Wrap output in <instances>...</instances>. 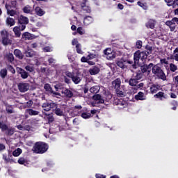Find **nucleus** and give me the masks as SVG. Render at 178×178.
Instances as JSON below:
<instances>
[{"label": "nucleus", "instance_id": "f257e3e1", "mask_svg": "<svg viewBox=\"0 0 178 178\" xmlns=\"http://www.w3.org/2000/svg\"><path fill=\"white\" fill-rule=\"evenodd\" d=\"M140 69L142 73L145 74V76H149L152 70L153 74H154L156 77L160 79L161 80H163V81H165L166 80V74H165V72H163L162 68L158 65L149 63V65H144L141 66Z\"/></svg>", "mask_w": 178, "mask_h": 178}, {"label": "nucleus", "instance_id": "f03ea898", "mask_svg": "<svg viewBox=\"0 0 178 178\" xmlns=\"http://www.w3.org/2000/svg\"><path fill=\"white\" fill-rule=\"evenodd\" d=\"M149 54H151V50L149 51H138L134 54V60L136 65H138V62L141 60L143 63L145 62V59L148 58Z\"/></svg>", "mask_w": 178, "mask_h": 178}, {"label": "nucleus", "instance_id": "7ed1b4c3", "mask_svg": "<svg viewBox=\"0 0 178 178\" xmlns=\"http://www.w3.org/2000/svg\"><path fill=\"white\" fill-rule=\"evenodd\" d=\"M47 150L48 145L42 142L36 143L33 147V151L36 154H44V152H47Z\"/></svg>", "mask_w": 178, "mask_h": 178}, {"label": "nucleus", "instance_id": "20e7f679", "mask_svg": "<svg viewBox=\"0 0 178 178\" xmlns=\"http://www.w3.org/2000/svg\"><path fill=\"white\" fill-rule=\"evenodd\" d=\"M2 44L3 45H10L12 44V40L9 38V33L8 31L3 30L1 32Z\"/></svg>", "mask_w": 178, "mask_h": 178}, {"label": "nucleus", "instance_id": "39448f33", "mask_svg": "<svg viewBox=\"0 0 178 178\" xmlns=\"http://www.w3.org/2000/svg\"><path fill=\"white\" fill-rule=\"evenodd\" d=\"M44 90L51 95V97H56V98H60V93L54 91L51 85L46 83L44 86Z\"/></svg>", "mask_w": 178, "mask_h": 178}, {"label": "nucleus", "instance_id": "423d86ee", "mask_svg": "<svg viewBox=\"0 0 178 178\" xmlns=\"http://www.w3.org/2000/svg\"><path fill=\"white\" fill-rule=\"evenodd\" d=\"M104 58H106L108 60H112V59H115L116 58V54L115 52L112 51V49L107 48L104 51Z\"/></svg>", "mask_w": 178, "mask_h": 178}, {"label": "nucleus", "instance_id": "0eeeda50", "mask_svg": "<svg viewBox=\"0 0 178 178\" xmlns=\"http://www.w3.org/2000/svg\"><path fill=\"white\" fill-rule=\"evenodd\" d=\"M176 24H178L177 17H174L172 19V20L167 21L165 22V25L170 28V31H175V30H176Z\"/></svg>", "mask_w": 178, "mask_h": 178}, {"label": "nucleus", "instance_id": "6e6552de", "mask_svg": "<svg viewBox=\"0 0 178 178\" xmlns=\"http://www.w3.org/2000/svg\"><path fill=\"white\" fill-rule=\"evenodd\" d=\"M18 88L20 92H26V91H29L30 86L27 83H20L18 84Z\"/></svg>", "mask_w": 178, "mask_h": 178}, {"label": "nucleus", "instance_id": "1a4fd4ad", "mask_svg": "<svg viewBox=\"0 0 178 178\" xmlns=\"http://www.w3.org/2000/svg\"><path fill=\"white\" fill-rule=\"evenodd\" d=\"M133 65V61H126L125 60L120 59L117 61V65L121 69H126V64Z\"/></svg>", "mask_w": 178, "mask_h": 178}, {"label": "nucleus", "instance_id": "9d476101", "mask_svg": "<svg viewBox=\"0 0 178 178\" xmlns=\"http://www.w3.org/2000/svg\"><path fill=\"white\" fill-rule=\"evenodd\" d=\"M23 40H25V41H27L29 40H34L37 38V36L29 33V32H25L22 34V35Z\"/></svg>", "mask_w": 178, "mask_h": 178}, {"label": "nucleus", "instance_id": "9b49d317", "mask_svg": "<svg viewBox=\"0 0 178 178\" xmlns=\"http://www.w3.org/2000/svg\"><path fill=\"white\" fill-rule=\"evenodd\" d=\"M118 97H124L126 95V88L124 86H122L121 88L115 89Z\"/></svg>", "mask_w": 178, "mask_h": 178}, {"label": "nucleus", "instance_id": "f8f14e48", "mask_svg": "<svg viewBox=\"0 0 178 178\" xmlns=\"http://www.w3.org/2000/svg\"><path fill=\"white\" fill-rule=\"evenodd\" d=\"M17 73L21 74L22 79H27V77H29V73H27L26 72H25L24 70H23L20 67H17Z\"/></svg>", "mask_w": 178, "mask_h": 178}, {"label": "nucleus", "instance_id": "ddd939ff", "mask_svg": "<svg viewBox=\"0 0 178 178\" xmlns=\"http://www.w3.org/2000/svg\"><path fill=\"white\" fill-rule=\"evenodd\" d=\"M154 98H157L160 99V101H163V99H166L168 98V96L165 95L163 92H159L154 95Z\"/></svg>", "mask_w": 178, "mask_h": 178}, {"label": "nucleus", "instance_id": "4468645a", "mask_svg": "<svg viewBox=\"0 0 178 178\" xmlns=\"http://www.w3.org/2000/svg\"><path fill=\"white\" fill-rule=\"evenodd\" d=\"M93 99L95 104H104V99H102L100 95H95L93 96Z\"/></svg>", "mask_w": 178, "mask_h": 178}, {"label": "nucleus", "instance_id": "2eb2a0df", "mask_svg": "<svg viewBox=\"0 0 178 178\" xmlns=\"http://www.w3.org/2000/svg\"><path fill=\"white\" fill-rule=\"evenodd\" d=\"M159 88H161V86L158 84H153L150 87V92L152 94H156V92H158L159 91Z\"/></svg>", "mask_w": 178, "mask_h": 178}, {"label": "nucleus", "instance_id": "dca6fc26", "mask_svg": "<svg viewBox=\"0 0 178 178\" xmlns=\"http://www.w3.org/2000/svg\"><path fill=\"white\" fill-rule=\"evenodd\" d=\"M120 84H122L120 79H116L112 82V86L115 88V90L120 88Z\"/></svg>", "mask_w": 178, "mask_h": 178}, {"label": "nucleus", "instance_id": "f3484780", "mask_svg": "<svg viewBox=\"0 0 178 178\" xmlns=\"http://www.w3.org/2000/svg\"><path fill=\"white\" fill-rule=\"evenodd\" d=\"M136 99L137 101H145L146 97L145 95L143 92H139L136 96Z\"/></svg>", "mask_w": 178, "mask_h": 178}, {"label": "nucleus", "instance_id": "a211bd4d", "mask_svg": "<svg viewBox=\"0 0 178 178\" xmlns=\"http://www.w3.org/2000/svg\"><path fill=\"white\" fill-rule=\"evenodd\" d=\"M89 73L91 76L98 74L99 73V68L98 67H93L89 70Z\"/></svg>", "mask_w": 178, "mask_h": 178}, {"label": "nucleus", "instance_id": "6ab92c4d", "mask_svg": "<svg viewBox=\"0 0 178 178\" xmlns=\"http://www.w3.org/2000/svg\"><path fill=\"white\" fill-rule=\"evenodd\" d=\"M19 23H20V24H29V18L21 15L19 19Z\"/></svg>", "mask_w": 178, "mask_h": 178}, {"label": "nucleus", "instance_id": "aec40b11", "mask_svg": "<svg viewBox=\"0 0 178 178\" xmlns=\"http://www.w3.org/2000/svg\"><path fill=\"white\" fill-rule=\"evenodd\" d=\"M35 12L38 16H44V15H45L44 10L40 7H36L35 8Z\"/></svg>", "mask_w": 178, "mask_h": 178}, {"label": "nucleus", "instance_id": "412c9836", "mask_svg": "<svg viewBox=\"0 0 178 178\" xmlns=\"http://www.w3.org/2000/svg\"><path fill=\"white\" fill-rule=\"evenodd\" d=\"M93 20L94 19H92V17H91L90 16L86 17L83 19V24L85 26H88V25L91 24V23H92Z\"/></svg>", "mask_w": 178, "mask_h": 178}, {"label": "nucleus", "instance_id": "4be33fe9", "mask_svg": "<svg viewBox=\"0 0 178 178\" xmlns=\"http://www.w3.org/2000/svg\"><path fill=\"white\" fill-rule=\"evenodd\" d=\"M26 113H28L30 116H37L40 112L33 109H27L26 110Z\"/></svg>", "mask_w": 178, "mask_h": 178}, {"label": "nucleus", "instance_id": "5701e85b", "mask_svg": "<svg viewBox=\"0 0 178 178\" xmlns=\"http://www.w3.org/2000/svg\"><path fill=\"white\" fill-rule=\"evenodd\" d=\"M25 55L26 58H33V56H35V52L31 49H28L25 51Z\"/></svg>", "mask_w": 178, "mask_h": 178}, {"label": "nucleus", "instance_id": "b1692460", "mask_svg": "<svg viewBox=\"0 0 178 178\" xmlns=\"http://www.w3.org/2000/svg\"><path fill=\"white\" fill-rule=\"evenodd\" d=\"M72 80L75 84H79L81 81V76L80 75H74Z\"/></svg>", "mask_w": 178, "mask_h": 178}, {"label": "nucleus", "instance_id": "393cba45", "mask_svg": "<svg viewBox=\"0 0 178 178\" xmlns=\"http://www.w3.org/2000/svg\"><path fill=\"white\" fill-rule=\"evenodd\" d=\"M62 94H65V95L68 97V98H72V97H73V92H72L69 89H65L63 90Z\"/></svg>", "mask_w": 178, "mask_h": 178}, {"label": "nucleus", "instance_id": "a878e982", "mask_svg": "<svg viewBox=\"0 0 178 178\" xmlns=\"http://www.w3.org/2000/svg\"><path fill=\"white\" fill-rule=\"evenodd\" d=\"M14 55H15L16 58H18V59H22L23 58V53L19 49H15L14 51Z\"/></svg>", "mask_w": 178, "mask_h": 178}, {"label": "nucleus", "instance_id": "bb28decb", "mask_svg": "<svg viewBox=\"0 0 178 178\" xmlns=\"http://www.w3.org/2000/svg\"><path fill=\"white\" fill-rule=\"evenodd\" d=\"M146 27L149 29H154V27H155V20L149 19L146 24Z\"/></svg>", "mask_w": 178, "mask_h": 178}, {"label": "nucleus", "instance_id": "cd10ccee", "mask_svg": "<svg viewBox=\"0 0 178 178\" xmlns=\"http://www.w3.org/2000/svg\"><path fill=\"white\" fill-rule=\"evenodd\" d=\"M13 31L15 33V37H20L22 35V33L20 32V29H19V26H15L13 29Z\"/></svg>", "mask_w": 178, "mask_h": 178}, {"label": "nucleus", "instance_id": "c85d7f7f", "mask_svg": "<svg viewBox=\"0 0 178 178\" xmlns=\"http://www.w3.org/2000/svg\"><path fill=\"white\" fill-rule=\"evenodd\" d=\"M6 9L7 10L8 15H10V16H15V15H16V11L9 10V6L8 4H6Z\"/></svg>", "mask_w": 178, "mask_h": 178}, {"label": "nucleus", "instance_id": "c756f323", "mask_svg": "<svg viewBox=\"0 0 178 178\" xmlns=\"http://www.w3.org/2000/svg\"><path fill=\"white\" fill-rule=\"evenodd\" d=\"M81 8L83 10H85L86 12H87V13H90V12H91V8H90V6H86V3H81Z\"/></svg>", "mask_w": 178, "mask_h": 178}, {"label": "nucleus", "instance_id": "7c9ffc66", "mask_svg": "<svg viewBox=\"0 0 178 178\" xmlns=\"http://www.w3.org/2000/svg\"><path fill=\"white\" fill-rule=\"evenodd\" d=\"M23 12L24 13H32L33 8H31L30 6H26L23 8Z\"/></svg>", "mask_w": 178, "mask_h": 178}, {"label": "nucleus", "instance_id": "2f4dec72", "mask_svg": "<svg viewBox=\"0 0 178 178\" xmlns=\"http://www.w3.org/2000/svg\"><path fill=\"white\" fill-rule=\"evenodd\" d=\"M99 91V86H95L90 88V92L92 94H97Z\"/></svg>", "mask_w": 178, "mask_h": 178}, {"label": "nucleus", "instance_id": "473e14b6", "mask_svg": "<svg viewBox=\"0 0 178 178\" xmlns=\"http://www.w3.org/2000/svg\"><path fill=\"white\" fill-rule=\"evenodd\" d=\"M6 23H7V24H8V26L12 27V26H15V24L16 22H15V19L13 18L9 17V18H7Z\"/></svg>", "mask_w": 178, "mask_h": 178}, {"label": "nucleus", "instance_id": "72a5a7b5", "mask_svg": "<svg viewBox=\"0 0 178 178\" xmlns=\"http://www.w3.org/2000/svg\"><path fill=\"white\" fill-rule=\"evenodd\" d=\"M6 59H7V60H8V62L12 63L15 60V57L13 56V54L9 53V54H6Z\"/></svg>", "mask_w": 178, "mask_h": 178}, {"label": "nucleus", "instance_id": "f704fd0d", "mask_svg": "<svg viewBox=\"0 0 178 178\" xmlns=\"http://www.w3.org/2000/svg\"><path fill=\"white\" fill-rule=\"evenodd\" d=\"M42 107L43 108L44 111H46V112H49V111H51L49 103L48 102L44 103Z\"/></svg>", "mask_w": 178, "mask_h": 178}, {"label": "nucleus", "instance_id": "c9c22d12", "mask_svg": "<svg viewBox=\"0 0 178 178\" xmlns=\"http://www.w3.org/2000/svg\"><path fill=\"white\" fill-rule=\"evenodd\" d=\"M22 152V149L17 148L13 152V156H19Z\"/></svg>", "mask_w": 178, "mask_h": 178}, {"label": "nucleus", "instance_id": "e433bc0d", "mask_svg": "<svg viewBox=\"0 0 178 178\" xmlns=\"http://www.w3.org/2000/svg\"><path fill=\"white\" fill-rule=\"evenodd\" d=\"M55 113L57 116H63V111L58 107L55 109Z\"/></svg>", "mask_w": 178, "mask_h": 178}, {"label": "nucleus", "instance_id": "4c0bfd02", "mask_svg": "<svg viewBox=\"0 0 178 178\" xmlns=\"http://www.w3.org/2000/svg\"><path fill=\"white\" fill-rule=\"evenodd\" d=\"M76 31L80 35H84L86 34V31L82 27H78Z\"/></svg>", "mask_w": 178, "mask_h": 178}, {"label": "nucleus", "instance_id": "58836bf2", "mask_svg": "<svg viewBox=\"0 0 178 178\" xmlns=\"http://www.w3.org/2000/svg\"><path fill=\"white\" fill-rule=\"evenodd\" d=\"M170 72H176V70H177V65L173 64V63H170Z\"/></svg>", "mask_w": 178, "mask_h": 178}, {"label": "nucleus", "instance_id": "ea45409f", "mask_svg": "<svg viewBox=\"0 0 178 178\" xmlns=\"http://www.w3.org/2000/svg\"><path fill=\"white\" fill-rule=\"evenodd\" d=\"M137 81H136V79H135V78H131L130 80H129V86H136L137 85Z\"/></svg>", "mask_w": 178, "mask_h": 178}, {"label": "nucleus", "instance_id": "a19ab883", "mask_svg": "<svg viewBox=\"0 0 178 178\" xmlns=\"http://www.w3.org/2000/svg\"><path fill=\"white\" fill-rule=\"evenodd\" d=\"M173 58L178 62V47L174 50Z\"/></svg>", "mask_w": 178, "mask_h": 178}, {"label": "nucleus", "instance_id": "79ce46f5", "mask_svg": "<svg viewBox=\"0 0 178 178\" xmlns=\"http://www.w3.org/2000/svg\"><path fill=\"white\" fill-rule=\"evenodd\" d=\"M6 112L7 113H13L15 112V110H13V107H12V106H7Z\"/></svg>", "mask_w": 178, "mask_h": 178}, {"label": "nucleus", "instance_id": "37998d69", "mask_svg": "<svg viewBox=\"0 0 178 178\" xmlns=\"http://www.w3.org/2000/svg\"><path fill=\"white\" fill-rule=\"evenodd\" d=\"M7 74H8V71H6V69L1 70L0 71V76L2 77V79L5 78Z\"/></svg>", "mask_w": 178, "mask_h": 178}, {"label": "nucleus", "instance_id": "c03bdc74", "mask_svg": "<svg viewBox=\"0 0 178 178\" xmlns=\"http://www.w3.org/2000/svg\"><path fill=\"white\" fill-rule=\"evenodd\" d=\"M81 118L83 119H89V118H91V113H83L81 114Z\"/></svg>", "mask_w": 178, "mask_h": 178}, {"label": "nucleus", "instance_id": "a18cd8bd", "mask_svg": "<svg viewBox=\"0 0 178 178\" xmlns=\"http://www.w3.org/2000/svg\"><path fill=\"white\" fill-rule=\"evenodd\" d=\"M76 52L77 54H80L83 55V51L81 50V44H76Z\"/></svg>", "mask_w": 178, "mask_h": 178}, {"label": "nucleus", "instance_id": "49530a36", "mask_svg": "<svg viewBox=\"0 0 178 178\" xmlns=\"http://www.w3.org/2000/svg\"><path fill=\"white\" fill-rule=\"evenodd\" d=\"M26 70L28 72H34V67L31 65H27L25 67Z\"/></svg>", "mask_w": 178, "mask_h": 178}, {"label": "nucleus", "instance_id": "de8ad7c7", "mask_svg": "<svg viewBox=\"0 0 178 178\" xmlns=\"http://www.w3.org/2000/svg\"><path fill=\"white\" fill-rule=\"evenodd\" d=\"M142 77H143V74L136 73L134 79L137 81V80H140Z\"/></svg>", "mask_w": 178, "mask_h": 178}, {"label": "nucleus", "instance_id": "09e8293b", "mask_svg": "<svg viewBox=\"0 0 178 178\" xmlns=\"http://www.w3.org/2000/svg\"><path fill=\"white\" fill-rule=\"evenodd\" d=\"M175 0H165V1L167 3L168 6H172V5H175Z\"/></svg>", "mask_w": 178, "mask_h": 178}, {"label": "nucleus", "instance_id": "8fccbe9b", "mask_svg": "<svg viewBox=\"0 0 178 178\" xmlns=\"http://www.w3.org/2000/svg\"><path fill=\"white\" fill-rule=\"evenodd\" d=\"M143 47V42L141 40H138L136 42V47L138 48V49H141V47Z\"/></svg>", "mask_w": 178, "mask_h": 178}, {"label": "nucleus", "instance_id": "3c124183", "mask_svg": "<svg viewBox=\"0 0 178 178\" xmlns=\"http://www.w3.org/2000/svg\"><path fill=\"white\" fill-rule=\"evenodd\" d=\"M44 52H52V47H46L43 49Z\"/></svg>", "mask_w": 178, "mask_h": 178}, {"label": "nucleus", "instance_id": "603ef678", "mask_svg": "<svg viewBox=\"0 0 178 178\" xmlns=\"http://www.w3.org/2000/svg\"><path fill=\"white\" fill-rule=\"evenodd\" d=\"M18 163H19V165H24V163H26V160L24 158H20L18 159Z\"/></svg>", "mask_w": 178, "mask_h": 178}, {"label": "nucleus", "instance_id": "864d4df0", "mask_svg": "<svg viewBox=\"0 0 178 178\" xmlns=\"http://www.w3.org/2000/svg\"><path fill=\"white\" fill-rule=\"evenodd\" d=\"M31 106H33V101L29 100L26 104V108H31Z\"/></svg>", "mask_w": 178, "mask_h": 178}, {"label": "nucleus", "instance_id": "5fc2aeb1", "mask_svg": "<svg viewBox=\"0 0 178 178\" xmlns=\"http://www.w3.org/2000/svg\"><path fill=\"white\" fill-rule=\"evenodd\" d=\"M54 88H55L56 91L58 92V91H59L62 88V85L60 83L56 84L54 86Z\"/></svg>", "mask_w": 178, "mask_h": 178}, {"label": "nucleus", "instance_id": "6e6d98bb", "mask_svg": "<svg viewBox=\"0 0 178 178\" xmlns=\"http://www.w3.org/2000/svg\"><path fill=\"white\" fill-rule=\"evenodd\" d=\"M18 28L19 29L20 31H23L26 29V24H21V25H19Z\"/></svg>", "mask_w": 178, "mask_h": 178}, {"label": "nucleus", "instance_id": "4d7b16f0", "mask_svg": "<svg viewBox=\"0 0 178 178\" xmlns=\"http://www.w3.org/2000/svg\"><path fill=\"white\" fill-rule=\"evenodd\" d=\"M0 129H1V130H6V129H8V127H6L5 124L0 122Z\"/></svg>", "mask_w": 178, "mask_h": 178}, {"label": "nucleus", "instance_id": "13d9d810", "mask_svg": "<svg viewBox=\"0 0 178 178\" xmlns=\"http://www.w3.org/2000/svg\"><path fill=\"white\" fill-rule=\"evenodd\" d=\"M87 57H88V60H90V59H94V58H95V54H89Z\"/></svg>", "mask_w": 178, "mask_h": 178}, {"label": "nucleus", "instance_id": "bf43d9fd", "mask_svg": "<svg viewBox=\"0 0 178 178\" xmlns=\"http://www.w3.org/2000/svg\"><path fill=\"white\" fill-rule=\"evenodd\" d=\"M72 44V45H76V47H77V45H80V44H79V41H77V39H74Z\"/></svg>", "mask_w": 178, "mask_h": 178}, {"label": "nucleus", "instance_id": "052dcab7", "mask_svg": "<svg viewBox=\"0 0 178 178\" xmlns=\"http://www.w3.org/2000/svg\"><path fill=\"white\" fill-rule=\"evenodd\" d=\"M49 123H52V122H54V116L52 115H48L47 117Z\"/></svg>", "mask_w": 178, "mask_h": 178}, {"label": "nucleus", "instance_id": "680f3d73", "mask_svg": "<svg viewBox=\"0 0 178 178\" xmlns=\"http://www.w3.org/2000/svg\"><path fill=\"white\" fill-rule=\"evenodd\" d=\"M138 6H140V8H143L144 9H147V6H145L143 3H141V1H138Z\"/></svg>", "mask_w": 178, "mask_h": 178}, {"label": "nucleus", "instance_id": "e2e57ef3", "mask_svg": "<svg viewBox=\"0 0 178 178\" xmlns=\"http://www.w3.org/2000/svg\"><path fill=\"white\" fill-rule=\"evenodd\" d=\"M66 76H67V77H70V79H73V76L74 75H73V74H72V72H65Z\"/></svg>", "mask_w": 178, "mask_h": 178}, {"label": "nucleus", "instance_id": "0e129e2a", "mask_svg": "<svg viewBox=\"0 0 178 178\" xmlns=\"http://www.w3.org/2000/svg\"><path fill=\"white\" fill-rule=\"evenodd\" d=\"M16 5H17L16 1H11L10 8H16Z\"/></svg>", "mask_w": 178, "mask_h": 178}, {"label": "nucleus", "instance_id": "69168bd1", "mask_svg": "<svg viewBox=\"0 0 178 178\" xmlns=\"http://www.w3.org/2000/svg\"><path fill=\"white\" fill-rule=\"evenodd\" d=\"M49 105L50 106V110L54 108H56V104L55 103H49Z\"/></svg>", "mask_w": 178, "mask_h": 178}, {"label": "nucleus", "instance_id": "338daca9", "mask_svg": "<svg viewBox=\"0 0 178 178\" xmlns=\"http://www.w3.org/2000/svg\"><path fill=\"white\" fill-rule=\"evenodd\" d=\"M81 62H83V63L88 62V58L83 56V57H82V58H81Z\"/></svg>", "mask_w": 178, "mask_h": 178}, {"label": "nucleus", "instance_id": "774afa93", "mask_svg": "<svg viewBox=\"0 0 178 178\" xmlns=\"http://www.w3.org/2000/svg\"><path fill=\"white\" fill-rule=\"evenodd\" d=\"M106 177L101 174H96V178H105Z\"/></svg>", "mask_w": 178, "mask_h": 178}]
</instances>
